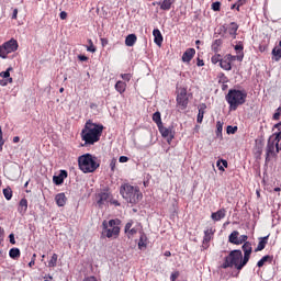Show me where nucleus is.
Here are the masks:
<instances>
[{
	"label": "nucleus",
	"instance_id": "f257e3e1",
	"mask_svg": "<svg viewBox=\"0 0 281 281\" xmlns=\"http://www.w3.org/2000/svg\"><path fill=\"white\" fill-rule=\"evenodd\" d=\"M104 125L92 123L91 120L87 121L81 131V139L85 142V146H93V144H98L102 137Z\"/></svg>",
	"mask_w": 281,
	"mask_h": 281
},
{
	"label": "nucleus",
	"instance_id": "f03ea898",
	"mask_svg": "<svg viewBox=\"0 0 281 281\" xmlns=\"http://www.w3.org/2000/svg\"><path fill=\"white\" fill-rule=\"evenodd\" d=\"M247 265L243 258V251L235 249L232 250L220 265V269H236L243 271V268Z\"/></svg>",
	"mask_w": 281,
	"mask_h": 281
},
{
	"label": "nucleus",
	"instance_id": "7ed1b4c3",
	"mask_svg": "<svg viewBox=\"0 0 281 281\" xmlns=\"http://www.w3.org/2000/svg\"><path fill=\"white\" fill-rule=\"evenodd\" d=\"M225 100L229 111H237L238 106H243L247 102V90L229 89Z\"/></svg>",
	"mask_w": 281,
	"mask_h": 281
},
{
	"label": "nucleus",
	"instance_id": "20e7f679",
	"mask_svg": "<svg viewBox=\"0 0 281 281\" xmlns=\"http://www.w3.org/2000/svg\"><path fill=\"white\" fill-rule=\"evenodd\" d=\"M120 194L131 205H137L140 199L144 198L142 191H139V187H134L131 183H123L120 188Z\"/></svg>",
	"mask_w": 281,
	"mask_h": 281
},
{
	"label": "nucleus",
	"instance_id": "39448f33",
	"mask_svg": "<svg viewBox=\"0 0 281 281\" xmlns=\"http://www.w3.org/2000/svg\"><path fill=\"white\" fill-rule=\"evenodd\" d=\"M78 166L81 172L88 175L89 172H95L97 168H100L98 157L91 154H85L78 157Z\"/></svg>",
	"mask_w": 281,
	"mask_h": 281
},
{
	"label": "nucleus",
	"instance_id": "423d86ee",
	"mask_svg": "<svg viewBox=\"0 0 281 281\" xmlns=\"http://www.w3.org/2000/svg\"><path fill=\"white\" fill-rule=\"evenodd\" d=\"M281 150V130H278V132L273 133L268 138V144L266 148V162L271 161V157H276L277 153H280Z\"/></svg>",
	"mask_w": 281,
	"mask_h": 281
},
{
	"label": "nucleus",
	"instance_id": "0eeeda50",
	"mask_svg": "<svg viewBox=\"0 0 281 281\" xmlns=\"http://www.w3.org/2000/svg\"><path fill=\"white\" fill-rule=\"evenodd\" d=\"M120 225H122V221H120L119 218L115 220H110L109 222L103 221L102 222V236H104L105 238H119L120 237Z\"/></svg>",
	"mask_w": 281,
	"mask_h": 281
},
{
	"label": "nucleus",
	"instance_id": "6e6552de",
	"mask_svg": "<svg viewBox=\"0 0 281 281\" xmlns=\"http://www.w3.org/2000/svg\"><path fill=\"white\" fill-rule=\"evenodd\" d=\"M19 49V42L14 38H11L0 45V58H8L9 54H14Z\"/></svg>",
	"mask_w": 281,
	"mask_h": 281
},
{
	"label": "nucleus",
	"instance_id": "1a4fd4ad",
	"mask_svg": "<svg viewBox=\"0 0 281 281\" xmlns=\"http://www.w3.org/2000/svg\"><path fill=\"white\" fill-rule=\"evenodd\" d=\"M177 108L180 111H186L188 104H190V97L188 94V88H179L176 97Z\"/></svg>",
	"mask_w": 281,
	"mask_h": 281
},
{
	"label": "nucleus",
	"instance_id": "9d476101",
	"mask_svg": "<svg viewBox=\"0 0 281 281\" xmlns=\"http://www.w3.org/2000/svg\"><path fill=\"white\" fill-rule=\"evenodd\" d=\"M158 131L161 137L167 138L168 144H170L172 139H175V127L172 126L166 127L164 125H160L158 126Z\"/></svg>",
	"mask_w": 281,
	"mask_h": 281
},
{
	"label": "nucleus",
	"instance_id": "9b49d317",
	"mask_svg": "<svg viewBox=\"0 0 281 281\" xmlns=\"http://www.w3.org/2000/svg\"><path fill=\"white\" fill-rule=\"evenodd\" d=\"M97 198V205L100 210L106 205L111 201V193L106 191H101L95 195Z\"/></svg>",
	"mask_w": 281,
	"mask_h": 281
},
{
	"label": "nucleus",
	"instance_id": "f8f14e48",
	"mask_svg": "<svg viewBox=\"0 0 281 281\" xmlns=\"http://www.w3.org/2000/svg\"><path fill=\"white\" fill-rule=\"evenodd\" d=\"M214 234H216V229H214L213 227L206 228L204 231V236H203V240H202V249L210 248V240H212V238H214Z\"/></svg>",
	"mask_w": 281,
	"mask_h": 281
},
{
	"label": "nucleus",
	"instance_id": "ddd939ff",
	"mask_svg": "<svg viewBox=\"0 0 281 281\" xmlns=\"http://www.w3.org/2000/svg\"><path fill=\"white\" fill-rule=\"evenodd\" d=\"M238 23L236 22H231L229 24V27L227 29V26L225 25H222V30L224 32H228L229 36L233 38V40H236V36H238Z\"/></svg>",
	"mask_w": 281,
	"mask_h": 281
},
{
	"label": "nucleus",
	"instance_id": "4468645a",
	"mask_svg": "<svg viewBox=\"0 0 281 281\" xmlns=\"http://www.w3.org/2000/svg\"><path fill=\"white\" fill-rule=\"evenodd\" d=\"M241 249L244 251V262H249V258H251V254L254 251V248L251 247V244L249 241H246L243 246Z\"/></svg>",
	"mask_w": 281,
	"mask_h": 281
},
{
	"label": "nucleus",
	"instance_id": "2eb2a0df",
	"mask_svg": "<svg viewBox=\"0 0 281 281\" xmlns=\"http://www.w3.org/2000/svg\"><path fill=\"white\" fill-rule=\"evenodd\" d=\"M67 177H68L67 170H60L58 176L53 177V183H55V186H63Z\"/></svg>",
	"mask_w": 281,
	"mask_h": 281
},
{
	"label": "nucleus",
	"instance_id": "dca6fc26",
	"mask_svg": "<svg viewBox=\"0 0 281 281\" xmlns=\"http://www.w3.org/2000/svg\"><path fill=\"white\" fill-rule=\"evenodd\" d=\"M124 233L125 235L127 236V238H133V236H135V234H137V228H133V220H131L130 222H127L125 224V227H124Z\"/></svg>",
	"mask_w": 281,
	"mask_h": 281
},
{
	"label": "nucleus",
	"instance_id": "f3484780",
	"mask_svg": "<svg viewBox=\"0 0 281 281\" xmlns=\"http://www.w3.org/2000/svg\"><path fill=\"white\" fill-rule=\"evenodd\" d=\"M227 216V211L225 209H220L217 212H214L211 214L212 221L218 222L222 218H225Z\"/></svg>",
	"mask_w": 281,
	"mask_h": 281
},
{
	"label": "nucleus",
	"instance_id": "a211bd4d",
	"mask_svg": "<svg viewBox=\"0 0 281 281\" xmlns=\"http://www.w3.org/2000/svg\"><path fill=\"white\" fill-rule=\"evenodd\" d=\"M196 50L194 48H188L182 55L183 63H190L194 58Z\"/></svg>",
	"mask_w": 281,
	"mask_h": 281
},
{
	"label": "nucleus",
	"instance_id": "6ab92c4d",
	"mask_svg": "<svg viewBox=\"0 0 281 281\" xmlns=\"http://www.w3.org/2000/svg\"><path fill=\"white\" fill-rule=\"evenodd\" d=\"M18 212L21 214V216H25L27 212V199L23 198L20 200L18 205Z\"/></svg>",
	"mask_w": 281,
	"mask_h": 281
},
{
	"label": "nucleus",
	"instance_id": "aec40b11",
	"mask_svg": "<svg viewBox=\"0 0 281 281\" xmlns=\"http://www.w3.org/2000/svg\"><path fill=\"white\" fill-rule=\"evenodd\" d=\"M154 36V43L158 45V47H161V43H164V35H161V31L159 29H155L153 31Z\"/></svg>",
	"mask_w": 281,
	"mask_h": 281
},
{
	"label": "nucleus",
	"instance_id": "412c9836",
	"mask_svg": "<svg viewBox=\"0 0 281 281\" xmlns=\"http://www.w3.org/2000/svg\"><path fill=\"white\" fill-rule=\"evenodd\" d=\"M205 109H207V105L205 103H201L199 106H198V119H196V122L198 124H201L203 122V117L205 115Z\"/></svg>",
	"mask_w": 281,
	"mask_h": 281
},
{
	"label": "nucleus",
	"instance_id": "4be33fe9",
	"mask_svg": "<svg viewBox=\"0 0 281 281\" xmlns=\"http://www.w3.org/2000/svg\"><path fill=\"white\" fill-rule=\"evenodd\" d=\"M55 201L58 207H65V205L67 204V195H65V193H58L55 196Z\"/></svg>",
	"mask_w": 281,
	"mask_h": 281
},
{
	"label": "nucleus",
	"instance_id": "5701e85b",
	"mask_svg": "<svg viewBox=\"0 0 281 281\" xmlns=\"http://www.w3.org/2000/svg\"><path fill=\"white\" fill-rule=\"evenodd\" d=\"M172 4H175V0H164L162 2H157V5H160V10L168 12L171 10Z\"/></svg>",
	"mask_w": 281,
	"mask_h": 281
},
{
	"label": "nucleus",
	"instance_id": "b1692460",
	"mask_svg": "<svg viewBox=\"0 0 281 281\" xmlns=\"http://www.w3.org/2000/svg\"><path fill=\"white\" fill-rule=\"evenodd\" d=\"M281 58V41L279 42V46H276L272 49V60H274L276 63H279Z\"/></svg>",
	"mask_w": 281,
	"mask_h": 281
},
{
	"label": "nucleus",
	"instance_id": "393cba45",
	"mask_svg": "<svg viewBox=\"0 0 281 281\" xmlns=\"http://www.w3.org/2000/svg\"><path fill=\"white\" fill-rule=\"evenodd\" d=\"M268 262L269 265H271V262H273V256L271 255H266L263 256L258 262H257V267H259V269H261V267H265V263Z\"/></svg>",
	"mask_w": 281,
	"mask_h": 281
},
{
	"label": "nucleus",
	"instance_id": "a878e982",
	"mask_svg": "<svg viewBox=\"0 0 281 281\" xmlns=\"http://www.w3.org/2000/svg\"><path fill=\"white\" fill-rule=\"evenodd\" d=\"M137 43V35L130 34L125 37L126 47H133Z\"/></svg>",
	"mask_w": 281,
	"mask_h": 281
},
{
	"label": "nucleus",
	"instance_id": "bb28decb",
	"mask_svg": "<svg viewBox=\"0 0 281 281\" xmlns=\"http://www.w3.org/2000/svg\"><path fill=\"white\" fill-rule=\"evenodd\" d=\"M267 243H269V236L259 238V243L255 251H262L267 247Z\"/></svg>",
	"mask_w": 281,
	"mask_h": 281
},
{
	"label": "nucleus",
	"instance_id": "cd10ccee",
	"mask_svg": "<svg viewBox=\"0 0 281 281\" xmlns=\"http://www.w3.org/2000/svg\"><path fill=\"white\" fill-rule=\"evenodd\" d=\"M238 236H240V233L238 231L232 232L228 236V243H231L232 245H238Z\"/></svg>",
	"mask_w": 281,
	"mask_h": 281
},
{
	"label": "nucleus",
	"instance_id": "c85d7f7f",
	"mask_svg": "<svg viewBox=\"0 0 281 281\" xmlns=\"http://www.w3.org/2000/svg\"><path fill=\"white\" fill-rule=\"evenodd\" d=\"M220 67L225 71H232V63L225 56L220 61Z\"/></svg>",
	"mask_w": 281,
	"mask_h": 281
},
{
	"label": "nucleus",
	"instance_id": "c756f323",
	"mask_svg": "<svg viewBox=\"0 0 281 281\" xmlns=\"http://www.w3.org/2000/svg\"><path fill=\"white\" fill-rule=\"evenodd\" d=\"M223 45V40L218 38L215 40L212 45H211V49L212 52H214V54H218L221 52V46Z\"/></svg>",
	"mask_w": 281,
	"mask_h": 281
},
{
	"label": "nucleus",
	"instance_id": "7c9ffc66",
	"mask_svg": "<svg viewBox=\"0 0 281 281\" xmlns=\"http://www.w3.org/2000/svg\"><path fill=\"white\" fill-rule=\"evenodd\" d=\"M225 57L227 58L228 63H234L235 60L243 63V58H245V54H239V55L227 54L225 55Z\"/></svg>",
	"mask_w": 281,
	"mask_h": 281
},
{
	"label": "nucleus",
	"instance_id": "2f4dec72",
	"mask_svg": "<svg viewBox=\"0 0 281 281\" xmlns=\"http://www.w3.org/2000/svg\"><path fill=\"white\" fill-rule=\"evenodd\" d=\"M9 256L13 260H19V258H21V250L19 248H11L9 251Z\"/></svg>",
	"mask_w": 281,
	"mask_h": 281
},
{
	"label": "nucleus",
	"instance_id": "473e14b6",
	"mask_svg": "<svg viewBox=\"0 0 281 281\" xmlns=\"http://www.w3.org/2000/svg\"><path fill=\"white\" fill-rule=\"evenodd\" d=\"M115 90L117 91V93H124V91H126V82L119 80L115 83Z\"/></svg>",
	"mask_w": 281,
	"mask_h": 281
},
{
	"label": "nucleus",
	"instance_id": "72a5a7b5",
	"mask_svg": "<svg viewBox=\"0 0 281 281\" xmlns=\"http://www.w3.org/2000/svg\"><path fill=\"white\" fill-rule=\"evenodd\" d=\"M153 122H155V124L158 126L164 125V122H161V112H155L153 114Z\"/></svg>",
	"mask_w": 281,
	"mask_h": 281
},
{
	"label": "nucleus",
	"instance_id": "f704fd0d",
	"mask_svg": "<svg viewBox=\"0 0 281 281\" xmlns=\"http://www.w3.org/2000/svg\"><path fill=\"white\" fill-rule=\"evenodd\" d=\"M146 240H148V237L143 233L139 237L138 249H144V247H146Z\"/></svg>",
	"mask_w": 281,
	"mask_h": 281
},
{
	"label": "nucleus",
	"instance_id": "c9c22d12",
	"mask_svg": "<svg viewBox=\"0 0 281 281\" xmlns=\"http://www.w3.org/2000/svg\"><path fill=\"white\" fill-rule=\"evenodd\" d=\"M2 193H3L4 199H7V201L12 200V188L7 187L5 189H3Z\"/></svg>",
	"mask_w": 281,
	"mask_h": 281
},
{
	"label": "nucleus",
	"instance_id": "e433bc0d",
	"mask_svg": "<svg viewBox=\"0 0 281 281\" xmlns=\"http://www.w3.org/2000/svg\"><path fill=\"white\" fill-rule=\"evenodd\" d=\"M216 136L223 137V122L221 121L216 122Z\"/></svg>",
	"mask_w": 281,
	"mask_h": 281
},
{
	"label": "nucleus",
	"instance_id": "4c0bfd02",
	"mask_svg": "<svg viewBox=\"0 0 281 281\" xmlns=\"http://www.w3.org/2000/svg\"><path fill=\"white\" fill-rule=\"evenodd\" d=\"M234 49L237 55L245 54L244 53L245 46L243 45V42H238V44L234 46Z\"/></svg>",
	"mask_w": 281,
	"mask_h": 281
},
{
	"label": "nucleus",
	"instance_id": "58836bf2",
	"mask_svg": "<svg viewBox=\"0 0 281 281\" xmlns=\"http://www.w3.org/2000/svg\"><path fill=\"white\" fill-rule=\"evenodd\" d=\"M57 263H58V255L53 254L50 260L48 261V267H56Z\"/></svg>",
	"mask_w": 281,
	"mask_h": 281
},
{
	"label": "nucleus",
	"instance_id": "ea45409f",
	"mask_svg": "<svg viewBox=\"0 0 281 281\" xmlns=\"http://www.w3.org/2000/svg\"><path fill=\"white\" fill-rule=\"evenodd\" d=\"M223 60L221 54H215L211 57V63H213V65H216L218 63H221Z\"/></svg>",
	"mask_w": 281,
	"mask_h": 281
},
{
	"label": "nucleus",
	"instance_id": "a19ab883",
	"mask_svg": "<svg viewBox=\"0 0 281 281\" xmlns=\"http://www.w3.org/2000/svg\"><path fill=\"white\" fill-rule=\"evenodd\" d=\"M237 131H238V126L228 125L226 128V132L228 135H234L236 134Z\"/></svg>",
	"mask_w": 281,
	"mask_h": 281
},
{
	"label": "nucleus",
	"instance_id": "79ce46f5",
	"mask_svg": "<svg viewBox=\"0 0 281 281\" xmlns=\"http://www.w3.org/2000/svg\"><path fill=\"white\" fill-rule=\"evenodd\" d=\"M12 69H13L12 67H9L5 71H1L0 72V78H4V79L5 78H8V79L11 78L10 77V71H12Z\"/></svg>",
	"mask_w": 281,
	"mask_h": 281
},
{
	"label": "nucleus",
	"instance_id": "37998d69",
	"mask_svg": "<svg viewBox=\"0 0 281 281\" xmlns=\"http://www.w3.org/2000/svg\"><path fill=\"white\" fill-rule=\"evenodd\" d=\"M8 82H9V85H12L13 79H12V78H9V79H1V80H0V87H8Z\"/></svg>",
	"mask_w": 281,
	"mask_h": 281
},
{
	"label": "nucleus",
	"instance_id": "c03bdc74",
	"mask_svg": "<svg viewBox=\"0 0 281 281\" xmlns=\"http://www.w3.org/2000/svg\"><path fill=\"white\" fill-rule=\"evenodd\" d=\"M212 10L214 12H221V2L220 1L213 2L212 3Z\"/></svg>",
	"mask_w": 281,
	"mask_h": 281
},
{
	"label": "nucleus",
	"instance_id": "a18cd8bd",
	"mask_svg": "<svg viewBox=\"0 0 281 281\" xmlns=\"http://www.w3.org/2000/svg\"><path fill=\"white\" fill-rule=\"evenodd\" d=\"M247 240H249V236L241 235V236H239L238 245H243V244L247 243Z\"/></svg>",
	"mask_w": 281,
	"mask_h": 281
},
{
	"label": "nucleus",
	"instance_id": "49530a36",
	"mask_svg": "<svg viewBox=\"0 0 281 281\" xmlns=\"http://www.w3.org/2000/svg\"><path fill=\"white\" fill-rule=\"evenodd\" d=\"M87 49H88V52L95 54V46L93 45V41L89 40V46Z\"/></svg>",
	"mask_w": 281,
	"mask_h": 281
},
{
	"label": "nucleus",
	"instance_id": "de8ad7c7",
	"mask_svg": "<svg viewBox=\"0 0 281 281\" xmlns=\"http://www.w3.org/2000/svg\"><path fill=\"white\" fill-rule=\"evenodd\" d=\"M121 78L123 80H125L126 82H131L132 76H131V74H123V75H121Z\"/></svg>",
	"mask_w": 281,
	"mask_h": 281
},
{
	"label": "nucleus",
	"instance_id": "09e8293b",
	"mask_svg": "<svg viewBox=\"0 0 281 281\" xmlns=\"http://www.w3.org/2000/svg\"><path fill=\"white\" fill-rule=\"evenodd\" d=\"M116 164H117V160L115 158L111 160L110 168H111L112 172H115Z\"/></svg>",
	"mask_w": 281,
	"mask_h": 281
},
{
	"label": "nucleus",
	"instance_id": "8fccbe9b",
	"mask_svg": "<svg viewBox=\"0 0 281 281\" xmlns=\"http://www.w3.org/2000/svg\"><path fill=\"white\" fill-rule=\"evenodd\" d=\"M3 144H5V140H3V131L0 126V148H3Z\"/></svg>",
	"mask_w": 281,
	"mask_h": 281
},
{
	"label": "nucleus",
	"instance_id": "3c124183",
	"mask_svg": "<svg viewBox=\"0 0 281 281\" xmlns=\"http://www.w3.org/2000/svg\"><path fill=\"white\" fill-rule=\"evenodd\" d=\"M177 278H179V271L172 272L170 276L171 281H177Z\"/></svg>",
	"mask_w": 281,
	"mask_h": 281
},
{
	"label": "nucleus",
	"instance_id": "603ef678",
	"mask_svg": "<svg viewBox=\"0 0 281 281\" xmlns=\"http://www.w3.org/2000/svg\"><path fill=\"white\" fill-rule=\"evenodd\" d=\"M78 60H80L81 63H87V60H89V57L85 55H78Z\"/></svg>",
	"mask_w": 281,
	"mask_h": 281
},
{
	"label": "nucleus",
	"instance_id": "864d4df0",
	"mask_svg": "<svg viewBox=\"0 0 281 281\" xmlns=\"http://www.w3.org/2000/svg\"><path fill=\"white\" fill-rule=\"evenodd\" d=\"M119 161H120V164H126V161H128V157H126V156H121V157L119 158Z\"/></svg>",
	"mask_w": 281,
	"mask_h": 281
},
{
	"label": "nucleus",
	"instance_id": "5fc2aeb1",
	"mask_svg": "<svg viewBox=\"0 0 281 281\" xmlns=\"http://www.w3.org/2000/svg\"><path fill=\"white\" fill-rule=\"evenodd\" d=\"M9 240H10L11 245H16V240L14 239V234L9 235Z\"/></svg>",
	"mask_w": 281,
	"mask_h": 281
},
{
	"label": "nucleus",
	"instance_id": "6e6d98bb",
	"mask_svg": "<svg viewBox=\"0 0 281 281\" xmlns=\"http://www.w3.org/2000/svg\"><path fill=\"white\" fill-rule=\"evenodd\" d=\"M59 19H61V21H65V20L67 19V12L61 11V12L59 13Z\"/></svg>",
	"mask_w": 281,
	"mask_h": 281
},
{
	"label": "nucleus",
	"instance_id": "4d7b16f0",
	"mask_svg": "<svg viewBox=\"0 0 281 281\" xmlns=\"http://www.w3.org/2000/svg\"><path fill=\"white\" fill-rule=\"evenodd\" d=\"M18 16H19V9H14L13 14H12V19L16 20Z\"/></svg>",
	"mask_w": 281,
	"mask_h": 281
},
{
	"label": "nucleus",
	"instance_id": "13d9d810",
	"mask_svg": "<svg viewBox=\"0 0 281 281\" xmlns=\"http://www.w3.org/2000/svg\"><path fill=\"white\" fill-rule=\"evenodd\" d=\"M110 203L112 204V205H115L116 207H120V201H117V200H111L110 201Z\"/></svg>",
	"mask_w": 281,
	"mask_h": 281
},
{
	"label": "nucleus",
	"instance_id": "bf43d9fd",
	"mask_svg": "<svg viewBox=\"0 0 281 281\" xmlns=\"http://www.w3.org/2000/svg\"><path fill=\"white\" fill-rule=\"evenodd\" d=\"M196 65H198V67H203L205 65V63L203 61V59L198 58Z\"/></svg>",
	"mask_w": 281,
	"mask_h": 281
},
{
	"label": "nucleus",
	"instance_id": "052dcab7",
	"mask_svg": "<svg viewBox=\"0 0 281 281\" xmlns=\"http://www.w3.org/2000/svg\"><path fill=\"white\" fill-rule=\"evenodd\" d=\"M243 3H245L244 0H239V1H238L237 8H236L237 12H240V5H243Z\"/></svg>",
	"mask_w": 281,
	"mask_h": 281
},
{
	"label": "nucleus",
	"instance_id": "680f3d73",
	"mask_svg": "<svg viewBox=\"0 0 281 281\" xmlns=\"http://www.w3.org/2000/svg\"><path fill=\"white\" fill-rule=\"evenodd\" d=\"M280 115H281L280 112H276L272 116V120H276V121L280 120Z\"/></svg>",
	"mask_w": 281,
	"mask_h": 281
},
{
	"label": "nucleus",
	"instance_id": "e2e57ef3",
	"mask_svg": "<svg viewBox=\"0 0 281 281\" xmlns=\"http://www.w3.org/2000/svg\"><path fill=\"white\" fill-rule=\"evenodd\" d=\"M21 142V138L19 136L13 137V144H19Z\"/></svg>",
	"mask_w": 281,
	"mask_h": 281
},
{
	"label": "nucleus",
	"instance_id": "0e129e2a",
	"mask_svg": "<svg viewBox=\"0 0 281 281\" xmlns=\"http://www.w3.org/2000/svg\"><path fill=\"white\" fill-rule=\"evenodd\" d=\"M216 166H217L218 170L225 171V168H223V166H221V160H217Z\"/></svg>",
	"mask_w": 281,
	"mask_h": 281
},
{
	"label": "nucleus",
	"instance_id": "69168bd1",
	"mask_svg": "<svg viewBox=\"0 0 281 281\" xmlns=\"http://www.w3.org/2000/svg\"><path fill=\"white\" fill-rule=\"evenodd\" d=\"M220 82H227V77H225V75H223L222 78L220 79Z\"/></svg>",
	"mask_w": 281,
	"mask_h": 281
},
{
	"label": "nucleus",
	"instance_id": "338daca9",
	"mask_svg": "<svg viewBox=\"0 0 281 281\" xmlns=\"http://www.w3.org/2000/svg\"><path fill=\"white\" fill-rule=\"evenodd\" d=\"M34 265H36V261H34V259H31V261L29 262V267H34Z\"/></svg>",
	"mask_w": 281,
	"mask_h": 281
},
{
	"label": "nucleus",
	"instance_id": "774afa93",
	"mask_svg": "<svg viewBox=\"0 0 281 281\" xmlns=\"http://www.w3.org/2000/svg\"><path fill=\"white\" fill-rule=\"evenodd\" d=\"M274 128H278V131H281V122L274 125Z\"/></svg>",
	"mask_w": 281,
	"mask_h": 281
}]
</instances>
